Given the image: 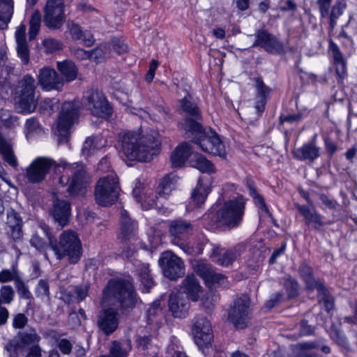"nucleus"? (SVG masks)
Wrapping results in <instances>:
<instances>
[{
	"label": "nucleus",
	"instance_id": "f257e3e1",
	"mask_svg": "<svg viewBox=\"0 0 357 357\" xmlns=\"http://www.w3.org/2000/svg\"><path fill=\"white\" fill-rule=\"evenodd\" d=\"M118 137L128 160L149 162L160 152V142L155 130L123 132Z\"/></svg>",
	"mask_w": 357,
	"mask_h": 357
},
{
	"label": "nucleus",
	"instance_id": "f03ea898",
	"mask_svg": "<svg viewBox=\"0 0 357 357\" xmlns=\"http://www.w3.org/2000/svg\"><path fill=\"white\" fill-rule=\"evenodd\" d=\"M244 213L245 203L235 199L213 205L204 219L211 227L230 230L241 224Z\"/></svg>",
	"mask_w": 357,
	"mask_h": 357
},
{
	"label": "nucleus",
	"instance_id": "7ed1b4c3",
	"mask_svg": "<svg viewBox=\"0 0 357 357\" xmlns=\"http://www.w3.org/2000/svg\"><path fill=\"white\" fill-rule=\"evenodd\" d=\"M137 302L131 282L123 279H111L102 290L101 303L116 305L122 309L132 308Z\"/></svg>",
	"mask_w": 357,
	"mask_h": 357
},
{
	"label": "nucleus",
	"instance_id": "20e7f679",
	"mask_svg": "<svg viewBox=\"0 0 357 357\" xmlns=\"http://www.w3.org/2000/svg\"><path fill=\"white\" fill-rule=\"evenodd\" d=\"M56 259L61 260L67 258L68 261L71 264L77 263L82 255V243L77 235L70 230L63 231L57 242L55 239L52 244Z\"/></svg>",
	"mask_w": 357,
	"mask_h": 357
},
{
	"label": "nucleus",
	"instance_id": "39448f33",
	"mask_svg": "<svg viewBox=\"0 0 357 357\" xmlns=\"http://www.w3.org/2000/svg\"><path fill=\"white\" fill-rule=\"evenodd\" d=\"M66 172L70 175H63L59 183L68 185L67 192L73 196L84 195L91 183V179L82 163H73L65 167Z\"/></svg>",
	"mask_w": 357,
	"mask_h": 357
},
{
	"label": "nucleus",
	"instance_id": "423d86ee",
	"mask_svg": "<svg viewBox=\"0 0 357 357\" xmlns=\"http://www.w3.org/2000/svg\"><path fill=\"white\" fill-rule=\"evenodd\" d=\"M35 79L30 75H25L18 82L15 89L18 108L22 112H33L38 105Z\"/></svg>",
	"mask_w": 357,
	"mask_h": 357
},
{
	"label": "nucleus",
	"instance_id": "0eeeda50",
	"mask_svg": "<svg viewBox=\"0 0 357 357\" xmlns=\"http://www.w3.org/2000/svg\"><path fill=\"white\" fill-rule=\"evenodd\" d=\"M121 191L119 178L115 174H110L99 178L94 191L96 203L107 206L115 203Z\"/></svg>",
	"mask_w": 357,
	"mask_h": 357
},
{
	"label": "nucleus",
	"instance_id": "6e6552de",
	"mask_svg": "<svg viewBox=\"0 0 357 357\" xmlns=\"http://www.w3.org/2000/svg\"><path fill=\"white\" fill-rule=\"evenodd\" d=\"M194 226L190 221L183 218H177L169 221V233L172 243L178 246L184 252L191 254L192 248L186 243V240L191 234Z\"/></svg>",
	"mask_w": 357,
	"mask_h": 357
},
{
	"label": "nucleus",
	"instance_id": "1a4fd4ad",
	"mask_svg": "<svg viewBox=\"0 0 357 357\" xmlns=\"http://www.w3.org/2000/svg\"><path fill=\"white\" fill-rule=\"evenodd\" d=\"M250 299L246 294L236 297L228 310V320L236 328H244L250 321Z\"/></svg>",
	"mask_w": 357,
	"mask_h": 357
},
{
	"label": "nucleus",
	"instance_id": "9d476101",
	"mask_svg": "<svg viewBox=\"0 0 357 357\" xmlns=\"http://www.w3.org/2000/svg\"><path fill=\"white\" fill-rule=\"evenodd\" d=\"M84 103L93 116L106 118L112 114V108L104 94L97 89H91L86 92Z\"/></svg>",
	"mask_w": 357,
	"mask_h": 357
},
{
	"label": "nucleus",
	"instance_id": "9b49d317",
	"mask_svg": "<svg viewBox=\"0 0 357 357\" xmlns=\"http://www.w3.org/2000/svg\"><path fill=\"white\" fill-rule=\"evenodd\" d=\"M66 20L64 0H47L44 7L43 22L49 29H60Z\"/></svg>",
	"mask_w": 357,
	"mask_h": 357
},
{
	"label": "nucleus",
	"instance_id": "f8f14e48",
	"mask_svg": "<svg viewBox=\"0 0 357 357\" xmlns=\"http://www.w3.org/2000/svg\"><path fill=\"white\" fill-rule=\"evenodd\" d=\"M55 164V161L50 158L38 157L25 168L24 177L30 183H40L45 179Z\"/></svg>",
	"mask_w": 357,
	"mask_h": 357
},
{
	"label": "nucleus",
	"instance_id": "ddd939ff",
	"mask_svg": "<svg viewBox=\"0 0 357 357\" xmlns=\"http://www.w3.org/2000/svg\"><path fill=\"white\" fill-rule=\"evenodd\" d=\"M158 263L165 277L176 280L185 274V265L183 260L172 251L164 252Z\"/></svg>",
	"mask_w": 357,
	"mask_h": 357
},
{
	"label": "nucleus",
	"instance_id": "4468645a",
	"mask_svg": "<svg viewBox=\"0 0 357 357\" xmlns=\"http://www.w3.org/2000/svg\"><path fill=\"white\" fill-rule=\"evenodd\" d=\"M195 341L204 354L208 353L213 339L211 323L204 317H197L192 329Z\"/></svg>",
	"mask_w": 357,
	"mask_h": 357
},
{
	"label": "nucleus",
	"instance_id": "2eb2a0df",
	"mask_svg": "<svg viewBox=\"0 0 357 357\" xmlns=\"http://www.w3.org/2000/svg\"><path fill=\"white\" fill-rule=\"evenodd\" d=\"M78 106L72 102H65L57 119V130L61 136L66 137L78 117Z\"/></svg>",
	"mask_w": 357,
	"mask_h": 357
},
{
	"label": "nucleus",
	"instance_id": "dca6fc26",
	"mask_svg": "<svg viewBox=\"0 0 357 357\" xmlns=\"http://www.w3.org/2000/svg\"><path fill=\"white\" fill-rule=\"evenodd\" d=\"M195 144L199 145L202 150L206 153L225 158L226 151L225 145L220 140L218 135L210 130V132H205L201 137L196 138Z\"/></svg>",
	"mask_w": 357,
	"mask_h": 357
},
{
	"label": "nucleus",
	"instance_id": "f3484780",
	"mask_svg": "<svg viewBox=\"0 0 357 357\" xmlns=\"http://www.w3.org/2000/svg\"><path fill=\"white\" fill-rule=\"evenodd\" d=\"M255 36L256 40L253 43L252 47L260 46L265 51L273 54H284L285 50L283 43L266 30H257Z\"/></svg>",
	"mask_w": 357,
	"mask_h": 357
},
{
	"label": "nucleus",
	"instance_id": "a211bd4d",
	"mask_svg": "<svg viewBox=\"0 0 357 357\" xmlns=\"http://www.w3.org/2000/svg\"><path fill=\"white\" fill-rule=\"evenodd\" d=\"M119 314L113 308L102 310L97 315V327L105 335H109L114 333L119 327Z\"/></svg>",
	"mask_w": 357,
	"mask_h": 357
},
{
	"label": "nucleus",
	"instance_id": "6ab92c4d",
	"mask_svg": "<svg viewBox=\"0 0 357 357\" xmlns=\"http://www.w3.org/2000/svg\"><path fill=\"white\" fill-rule=\"evenodd\" d=\"M55 238L50 231V227L45 224H40L33 233L30 243L39 252H45L49 247L52 250Z\"/></svg>",
	"mask_w": 357,
	"mask_h": 357
},
{
	"label": "nucleus",
	"instance_id": "aec40b11",
	"mask_svg": "<svg viewBox=\"0 0 357 357\" xmlns=\"http://www.w3.org/2000/svg\"><path fill=\"white\" fill-rule=\"evenodd\" d=\"M38 84L46 91H60L63 85V78L54 69L45 66L38 71Z\"/></svg>",
	"mask_w": 357,
	"mask_h": 357
},
{
	"label": "nucleus",
	"instance_id": "412c9836",
	"mask_svg": "<svg viewBox=\"0 0 357 357\" xmlns=\"http://www.w3.org/2000/svg\"><path fill=\"white\" fill-rule=\"evenodd\" d=\"M169 310L176 318L185 317L190 308L188 298L184 293L174 289L169 296Z\"/></svg>",
	"mask_w": 357,
	"mask_h": 357
},
{
	"label": "nucleus",
	"instance_id": "4be33fe9",
	"mask_svg": "<svg viewBox=\"0 0 357 357\" xmlns=\"http://www.w3.org/2000/svg\"><path fill=\"white\" fill-rule=\"evenodd\" d=\"M196 271L205 280L206 284H217L223 288L228 287L227 277L221 273H216L209 264L204 263L197 264Z\"/></svg>",
	"mask_w": 357,
	"mask_h": 357
},
{
	"label": "nucleus",
	"instance_id": "5701e85b",
	"mask_svg": "<svg viewBox=\"0 0 357 357\" xmlns=\"http://www.w3.org/2000/svg\"><path fill=\"white\" fill-rule=\"evenodd\" d=\"M315 134L310 142L304 144L301 147L293 151L294 156L299 160L313 162L320 156V148L316 144Z\"/></svg>",
	"mask_w": 357,
	"mask_h": 357
},
{
	"label": "nucleus",
	"instance_id": "b1692460",
	"mask_svg": "<svg viewBox=\"0 0 357 357\" xmlns=\"http://www.w3.org/2000/svg\"><path fill=\"white\" fill-rule=\"evenodd\" d=\"M91 288V283L77 284L73 287L72 291H63L61 293V298L64 303L70 304L72 303H80L84 301L89 296Z\"/></svg>",
	"mask_w": 357,
	"mask_h": 357
},
{
	"label": "nucleus",
	"instance_id": "393cba45",
	"mask_svg": "<svg viewBox=\"0 0 357 357\" xmlns=\"http://www.w3.org/2000/svg\"><path fill=\"white\" fill-rule=\"evenodd\" d=\"M51 213L55 222L61 227H65L69 222L70 205L68 201L55 199Z\"/></svg>",
	"mask_w": 357,
	"mask_h": 357
},
{
	"label": "nucleus",
	"instance_id": "a878e982",
	"mask_svg": "<svg viewBox=\"0 0 357 357\" xmlns=\"http://www.w3.org/2000/svg\"><path fill=\"white\" fill-rule=\"evenodd\" d=\"M296 207L305 218V225L311 226L314 229L319 231L324 226L323 217L315 209H310L307 206L296 204Z\"/></svg>",
	"mask_w": 357,
	"mask_h": 357
},
{
	"label": "nucleus",
	"instance_id": "bb28decb",
	"mask_svg": "<svg viewBox=\"0 0 357 357\" xmlns=\"http://www.w3.org/2000/svg\"><path fill=\"white\" fill-rule=\"evenodd\" d=\"M246 250V244L245 243H240L236 245L231 249L225 250L223 252H220L215 255L217 257L216 262L221 266H228L232 264Z\"/></svg>",
	"mask_w": 357,
	"mask_h": 357
},
{
	"label": "nucleus",
	"instance_id": "cd10ccee",
	"mask_svg": "<svg viewBox=\"0 0 357 357\" xmlns=\"http://www.w3.org/2000/svg\"><path fill=\"white\" fill-rule=\"evenodd\" d=\"M190 155L191 146L188 142H183L178 145L170 157L172 167L174 168L182 167Z\"/></svg>",
	"mask_w": 357,
	"mask_h": 357
},
{
	"label": "nucleus",
	"instance_id": "c85d7f7f",
	"mask_svg": "<svg viewBox=\"0 0 357 357\" xmlns=\"http://www.w3.org/2000/svg\"><path fill=\"white\" fill-rule=\"evenodd\" d=\"M182 286L185 294L192 301L196 302L199 298L202 287L198 279L193 275H188L182 281Z\"/></svg>",
	"mask_w": 357,
	"mask_h": 357
},
{
	"label": "nucleus",
	"instance_id": "c756f323",
	"mask_svg": "<svg viewBox=\"0 0 357 357\" xmlns=\"http://www.w3.org/2000/svg\"><path fill=\"white\" fill-rule=\"evenodd\" d=\"M107 141L101 135H92L88 137L83 144L82 154L89 156L94 154L97 151L106 146Z\"/></svg>",
	"mask_w": 357,
	"mask_h": 357
},
{
	"label": "nucleus",
	"instance_id": "7c9ffc66",
	"mask_svg": "<svg viewBox=\"0 0 357 357\" xmlns=\"http://www.w3.org/2000/svg\"><path fill=\"white\" fill-rule=\"evenodd\" d=\"M298 273L303 278L306 288L310 291L314 290L319 284L324 283L323 280L314 277L312 268L305 264H303L299 266Z\"/></svg>",
	"mask_w": 357,
	"mask_h": 357
},
{
	"label": "nucleus",
	"instance_id": "2f4dec72",
	"mask_svg": "<svg viewBox=\"0 0 357 357\" xmlns=\"http://www.w3.org/2000/svg\"><path fill=\"white\" fill-rule=\"evenodd\" d=\"M0 154L3 159L12 167L16 168L18 166V162L15 155L13 144L11 142L4 138L0 134Z\"/></svg>",
	"mask_w": 357,
	"mask_h": 357
},
{
	"label": "nucleus",
	"instance_id": "473e14b6",
	"mask_svg": "<svg viewBox=\"0 0 357 357\" xmlns=\"http://www.w3.org/2000/svg\"><path fill=\"white\" fill-rule=\"evenodd\" d=\"M329 49L332 52L335 70L338 77L344 78L347 75L346 63L338 46L332 40H329Z\"/></svg>",
	"mask_w": 357,
	"mask_h": 357
},
{
	"label": "nucleus",
	"instance_id": "72a5a7b5",
	"mask_svg": "<svg viewBox=\"0 0 357 357\" xmlns=\"http://www.w3.org/2000/svg\"><path fill=\"white\" fill-rule=\"evenodd\" d=\"M120 238L123 241H130L135 236V224L125 210L121 213Z\"/></svg>",
	"mask_w": 357,
	"mask_h": 357
},
{
	"label": "nucleus",
	"instance_id": "f704fd0d",
	"mask_svg": "<svg viewBox=\"0 0 357 357\" xmlns=\"http://www.w3.org/2000/svg\"><path fill=\"white\" fill-rule=\"evenodd\" d=\"M6 224L13 239H18L22 236V220L13 209L7 211Z\"/></svg>",
	"mask_w": 357,
	"mask_h": 357
},
{
	"label": "nucleus",
	"instance_id": "c9c22d12",
	"mask_svg": "<svg viewBox=\"0 0 357 357\" xmlns=\"http://www.w3.org/2000/svg\"><path fill=\"white\" fill-rule=\"evenodd\" d=\"M67 31L66 33H69L71 36L73 40H84L86 45L90 46L93 44L94 40L92 36L89 34V38L87 37V33L86 32H83L81 26L74 21L68 20L66 24Z\"/></svg>",
	"mask_w": 357,
	"mask_h": 357
},
{
	"label": "nucleus",
	"instance_id": "e433bc0d",
	"mask_svg": "<svg viewBox=\"0 0 357 357\" xmlns=\"http://www.w3.org/2000/svg\"><path fill=\"white\" fill-rule=\"evenodd\" d=\"M210 192V188L208 183H204L203 178H200L198 181L197 185L195 189L193 190L192 193V200L195 206H200L203 204L208 195Z\"/></svg>",
	"mask_w": 357,
	"mask_h": 357
},
{
	"label": "nucleus",
	"instance_id": "4c0bfd02",
	"mask_svg": "<svg viewBox=\"0 0 357 357\" xmlns=\"http://www.w3.org/2000/svg\"><path fill=\"white\" fill-rule=\"evenodd\" d=\"M137 274L141 282L142 291L148 293L154 284L153 280L150 274L149 264H142L139 265L137 269Z\"/></svg>",
	"mask_w": 357,
	"mask_h": 357
},
{
	"label": "nucleus",
	"instance_id": "58836bf2",
	"mask_svg": "<svg viewBox=\"0 0 357 357\" xmlns=\"http://www.w3.org/2000/svg\"><path fill=\"white\" fill-rule=\"evenodd\" d=\"M177 176L173 174L165 175L159 183L157 193L160 197H166L176 188Z\"/></svg>",
	"mask_w": 357,
	"mask_h": 357
},
{
	"label": "nucleus",
	"instance_id": "ea45409f",
	"mask_svg": "<svg viewBox=\"0 0 357 357\" xmlns=\"http://www.w3.org/2000/svg\"><path fill=\"white\" fill-rule=\"evenodd\" d=\"M57 68L66 82H69L77 78V68L72 61L65 60L58 62Z\"/></svg>",
	"mask_w": 357,
	"mask_h": 357
},
{
	"label": "nucleus",
	"instance_id": "a19ab883",
	"mask_svg": "<svg viewBox=\"0 0 357 357\" xmlns=\"http://www.w3.org/2000/svg\"><path fill=\"white\" fill-rule=\"evenodd\" d=\"M245 183L247 188L249 190L250 195L255 199V204L259 207H260V208L264 212H265L269 217H271L272 215L271 213L268 210V208L265 203L264 197L257 192V190L255 188V183H254L253 180L250 176H248L245 178Z\"/></svg>",
	"mask_w": 357,
	"mask_h": 357
},
{
	"label": "nucleus",
	"instance_id": "79ce46f5",
	"mask_svg": "<svg viewBox=\"0 0 357 357\" xmlns=\"http://www.w3.org/2000/svg\"><path fill=\"white\" fill-rule=\"evenodd\" d=\"M266 250L254 246L250 250V255L248 259V266L253 271H257L261 266L265 259Z\"/></svg>",
	"mask_w": 357,
	"mask_h": 357
},
{
	"label": "nucleus",
	"instance_id": "37998d69",
	"mask_svg": "<svg viewBox=\"0 0 357 357\" xmlns=\"http://www.w3.org/2000/svg\"><path fill=\"white\" fill-rule=\"evenodd\" d=\"M191 166L203 173L213 174L215 172L213 164L200 154H196L195 158L190 160Z\"/></svg>",
	"mask_w": 357,
	"mask_h": 357
},
{
	"label": "nucleus",
	"instance_id": "c03bdc74",
	"mask_svg": "<svg viewBox=\"0 0 357 357\" xmlns=\"http://www.w3.org/2000/svg\"><path fill=\"white\" fill-rule=\"evenodd\" d=\"M13 0H0V29H3L13 14Z\"/></svg>",
	"mask_w": 357,
	"mask_h": 357
},
{
	"label": "nucleus",
	"instance_id": "a18cd8bd",
	"mask_svg": "<svg viewBox=\"0 0 357 357\" xmlns=\"http://www.w3.org/2000/svg\"><path fill=\"white\" fill-rule=\"evenodd\" d=\"M180 105L182 110L197 119H201V112L196 104L191 100L190 96L188 95L180 100Z\"/></svg>",
	"mask_w": 357,
	"mask_h": 357
},
{
	"label": "nucleus",
	"instance_id": "49530a36",
	"mask_svg": "<svg viewBox=\"0 0 357 357\" xmlns=\"http://www.w3.org/2000/svg\"><path fill=\"white\" fill-rule=\"evenodd\" d=\"M315 289L317 291L319 302L324 303L326 311L329 312L334 307L333 298L330 295L324 283L319 284Z\"/></svg>",
	"mask_w": 357,
	"mask_h": 357
},
{
	"label": "nucleus",
	"instance_id": "de8ad7c7",
	"mask_svg": "<svg viewBox=\"0 0 357 357\" xmlns=\"http://www.w3.org/2000/svg\"><path fill=\"white\" fill-rule=\"evenodd\" d=\"M330 337L338 346L347 351L351 349L350 344L347 337L335 324H333L331 327Z\"/></svg>",
	"mask_w": 357,
	"mask_h": 357
},
{
	"label": "nucleus",
	"instance_id": "09e8293b",
	"mask_svg": "<svg viewBox=\"0 0 357 357\" xmlns=\"http://www.w3.org/2000/svg\"><path fill=\"white\" fill-rule=\"evenodd\" d=\"M18 337L24 345L36 344L40 340V336L36 333L33 328H29L24 331L20 332Z\"/></svg>",
	"mask_w": 357,
	"mask_h": 357
},
{
	"label": "nucleus",
	"instance_id": "8fccbe9b",
	"mask_svg": "<svg viewBox=\"0 0 357 357\" xmlns=\"http://www.w3.org/2000/svg\"><path fill=\"white\" fill-rule=\"evenodd\" d=\"M197 120V119L193 117H189L185 119V129L186 131L190 132L195 135V143L196 138L201 137V135L206 132L202 124Z\"/></svg>",
	"mask_w": 357,
	"mask_h": 357
},
{
	"label": "nucleus",
	"instance_id": "3c124183",
	"mask_svg": "<svg viewBox=\"0 0 357 357\" xmlns=\"http://www.w3.org/2000/svg\"><path fill=\"white\" fill-rule=\"evenodd\" d=\"M346 5L343 3L342 0H338L332 7L331 11L329 16V29L330 31H333L336 25L337 20L341 16L343 13V10L345 8Z\"/></svg>",
	"mask_w": 357,
	"mask_h": 357
},
{
	"label": "nucleus",
	"instance_id": "603ef678",
	"mask_svg": "<svg viewBox=\"0 0 357 357\" xmlns=\"http://www.w3.org/2000/svg\"><path fill=\"white\" fill-rule=\"evenodd\" d=\"M41 23V15L39 11L36 10L31 16L29 20V38L33 40L39 32Z\"/></svg>",
	"mask_w": 357,
	"mask_h": 357
},
{
	"label": "nucleus",
	"instance_id": "864d4df0",
	"mask_svg": "<svg viewBox=\"0 0 357 357\" xmlns=\"http://www.w3.org/2000/svg\"><path fill=\"white\" fill-rule=\"evenodd\" d=\"M219 296L216 294L215 291L210 289L202 298L201 303L206 310L210 312L213 308Z\"/></svg>",
	"mask_w": 357,
	"mask_h": 357
},
{
	"label": "nucleus",
	"instance_id": "5fc2aeb1",
	"mask_svg": "<svg viewBox=\"0 0 357 357\" xmlns=\"http://www.w3.org/2000/svg\"><path fill=\"white\" fill-rule=\"evenodd\" d=\"M296 348L300 350H310L320 348L321 351L326 354H328L331 351L330 347L328 345H322L320 341L299 343L296 345Z\"/></svg>",
	"mask_w": 357,
	"mask_h": 357
},
{
	"label": "nucleus",
	"instance_id": "6e6d98bb",
	"mask_svg": "<svg viewBox=\"0 0 357 357\" xmlns=\"http://www.w3.org/2000/svg\"><path fill=\"white\" fill-rule=\"evenodd\" d=\"M109 48L105 45H100L90 52L91 60L100 62L109 55Z\"/></svg>",
	"mask_w": 357,
	"mask_h": 357
},
{
	"label": "nucleus",
	"instance_id": "4d7b16f0",
	"mask_svg": "<svg viewBox=\"0 0 357 357\" xmlns=\"http://www.w3.org/2000/svg\"><path fill=\"white\" fill-rule=\"evenodd\" d=\"M15 291L10 285H3L0 289V301L1 304H10L14 298Z\"/></svg>",
	"mask_w": 357,
	"mask_h": 357
},
{
	"label": "nucleus",
	"instance_id": "13d9d810",
	"mask_svg": "<svg viewBox=\"0 0 357 357\" xmlns=\"http://www.w3.org/2000/svg\"><path fill=\"white\" fill-rule=\"evenodd\" d=\"M17 52L22 63L28 64L29 62V49L26 42L17 43Z\"/></svg>",
	"mask_w": 357,
	"mask_h": 357
},
{
	"label": "nucleus",
	"instance_id": "bf43d9fd",
	"mask_svg": "<svg viewBox=\"0 0 357 357\" xmlns=\"http://www.w3.org/2000/svg\"><path fill=\"white\" fill-rule=\"evenodd\" d=\"M255 87L257 89V98H264V100H267L271 89L265 85L261 78L257 77L255 79Z\"/></svg>",
	"mask_w": 357,
	"mask_h": 357
},
{
	"label": "nucleus",
	"instance_id": "052dcab7",
	"mask_svg": "<svg viewBox=\"0 0 357 357\" xmlns=\"http://www.w3.org/2000/svg\"><path fill=\"white\" fill-rule=\"evenodd\" d=\"M43 45L45 48L46 52L49 53L63 49V43L61 41L52 38L45 39L43 42Z\"/></svg>",
	"mask_w": 357,
	"mask_h": 357
},
{
	"label": "nucleus",
	"instance_id": "680f3d73",
	"mask_svg": "<svg viewBox=\"0 0 357 357\" xmlns=\"http://www.w3.org/2000/svg\"><path fill=\"white\" fill-rule=\"evenodd\" d=\"M20 277L18 275L17 270L13 268V270L3 269L0 272V282L4 283L13 280L16 282L17 279H20Z\"/></svg>",
	"mask_w": 357,
	"mask_h": 357
},
{
	"label": "nucleus",
	"instance_id": "e2e57ef3",
	"mask_svg": "<svg viewBox=\"0 0 357 357\" xmlns=\"http://www.w3.org/2000/svg\"><path fill=\"white\" fill-rule=\"evenodd\" d=\"M15 284L20 298L24 299H30L31 293L28 287L24 284L21 278L17 279Z\"/></svg>",
	"mask_w": 357,
	"mask_h": 357
},
{
	"label": "nucleus",
	"instance_id": "0e129e2a",
	"mask_svg": "<svg viewBox=\"0 0 357 357\" xmlns=\"http://www.w3.org/2000/svg\"><path fill=\"white\" fill-rule=\"evenodd\" d=\"M36 293L38 297L49 298L50 288L48 282L45 280H40L36 287Z\"/></svg>",
	"mask_w": 357,
	"mask_h": 357
},
{
	"label": "nucleus",
	"instance_id": "69168bd1",
	"mask_svg": "<svg viewBox=\"0 0 357 357\" xmlns=\"http://www.w3.org/2000/svg\"><path fill=\"white\" fill-rule=\"evenodd\" d=\"M161 313L160 302L154 301L147 310V318L149 323L153 322V318Z\"/></svg>",
	"mask_w": 357,
	"mask_h": 357
},
{
	"label": "nucleus",
	"instance_id": "338daca9",
	"mask_svg": "<svg viewBox=\"0 0 357 357\" xmlns=\"http://www.w3.org/2000/svg\"><path fill=\"white\" fill-rule=\"evenodd\" d=\"M27 322V317L22 313H18L13 317V326L15 328H23Z\"/></svg>",
	"mask_w": 357,
	"mask_h": 357
},
{
	"label": "nucleus",
	"instance_id": "774afa93",
	"mask_svg": "<svg viewBox=\"0 0 357 357\" xmlns=\"http://www.w3.org/2000/svg\"><path fill=\"white\" fill-rule=\"evenodd\" d=\"M331 1L332 0H317V4L321 17H328Z\"/></svg>",
	"mask_w": 357,
	"mask_h": 357
}]
</instances>
